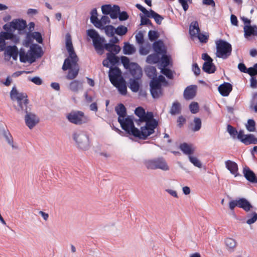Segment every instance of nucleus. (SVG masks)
Masks as SVG:
<instances>
[{
    "mask_svg": "<svg viewBox=\"0 0 257 257\" xmlns=\"http://www.w3.org/2000/svg\"><path fill=\"white\" fill-rule=\"evenodd\" d=\"M12 100H16L18 105L15 106L17 111L21 113H25V122L26 125L30 129H33L39 122V117L34 113L31 112V107L29 105L27 95L24 93L19 92L15 87H13L10 92Z\"/></svg>",
    "mask_w": 257,
    "mask_h": 257,
    "instance_id": "f257e3e1",
    "label": "nucleus"
},
{
    "mask_svg": "<svg viewBox=\"0 0 257 257\" xmlns=\"http://www.w3.org/2000/svg\"><path fill=\"white\" fill-rule=\"evenodd\" d=\"M43 52L42 48L38 44H33L30 46V50L27 53L23 48L20 50V61L21 62L30 63L34 62L37 59L42 57Z\"/></svg>",
    "mask_w": 257,
    "mask_h": 257,
    "instance_id": "f03ea898",
    "label": "nucleus"
},
{
    "mask_svg": "<svg viewBox=\"0 0 257 257\" xmlns=\"http://www.w3.org/2000/svg\"><path fill=\"white\" fill-rule=\"evenodd\" d=\"M145 125L141 127V130H136V138L146 140L149 136L155 132V129L158 125V121L154 118L144 121Z\"/></svg>",
    "mask_w": 257,
    "mask_h": 257,
    "instance_id": "7ed1b4c3",
    "label": "nucleus"
},
{
    "mask_svg": "<svg viewBox=\"0 0 257 257\" xmlns=\"http://www.w3.org/2000/svg\"><path fill=\"white\" fill-rule=\"evenodd\" d=\"M87 35L92 39L93 45L97 53L102 54L105 50V39L101 37L96 31L89 29L87 31Z\"/></svg>",
    "mask_w": 257,
    "mask_h": 257,
    "instance_id": "20e7f679",
    "label": "nucleus"
},
{
    "mask_svg": "<svg viewBox=\"0 0 257 257\" xmlns=\"http://www.w3.org/2000/svg\"><path fill=\"white\" fill-rule=\"evenodd\" d=\"M216 56L223 59H227L231 54L232 46L228 42L219 40L216 41Z\"/></svg>",
    "mask_w": 257,
    "mask_h": 257,
    "instance_id": "39448f33",
    "label": "nucleus"
},
{
    "mask_svg": "<svg viewBox=\"0 0 257 257\" xmlns=\"http://www.w3.org/2000/svg\"><path fill=\"white\" fill-rule=\"evenodd\" d=\"M144 165L147 169L151 170L160 169L167 171L170 169L166 160L162 157L145 160Z\"/></svg>",
    "mask_w": 257,
    "mask_h": 257,
    "instance_id": "423d86ee",
    "label": "nucleus"
},
{
    "mask_svg": "<svg viewBox=\"0 0 257 257\" xmlns=\"http://www.w3.org/2000/svg\"><path fill=\"white\" fill-rule=\"evenodd\" d=\"M73 140L77 147L82 150H87L90 147V142L88 136L81 131H76L72 135Z\"/></svg>",
    "mask_w": 257,
    "mask_h": 257,
    "instance_id": "0eeeda50",
    "label": "nucleus"
},
{
    "mask_svg": "<svg viewBox=\"0 0 257 257\" xmlns=\"http://www.w3.org/2000/svg\"><path fill=\"white\" fill-rule=\"evenodd\" d=\"M78 61H69V58H66L64 60L62 66V69L64 71L69 70L68 73L66 75V78L68 80H73L78 75L79 67L77 63Z\"/></svg>",
    "mask_w": 257,
    "mask_h": 257,
    "instance_id": "6e6552de",
    "label": "nucleus"
},
{
    "mask_svg": "<svg viewBox=\"0 0 257 257\" xmlns=\"http://www.w3.org/2000/svg\"><path fill=\"white\" fill-rule=\"evenodd\" d=\"M121 128L128 135L135 137L136 130L137 128L135 126L133 116L128 115L121 119H118Z\"/></svg>",
    "mask_w": 257,
    "mask_h": 257,
    "instance_id": "1a4fd4ad",
    "label": "nucleus"
},
{
    "mask_svg": "<svg viewBox=\"0 0 257 257\" xmlns=\"http://www.w3.org/2000/svg\"><path fill=\"white\" fill-rule=\"evenodd\" d=\"M229 208L233 210L235 207L242 208L246 212H248L253 207L251 203L244 198H240L236 200H231L229 202Z\"/></svg>",
    "mask_w": 257,
    "mask_h": 257,
    "instance_id": "9d476101",
    "label": "nucleus"
},
{
    "mask_svg": "<svg viewBox=\"0 0 257 257\" xmlns=\"http://www.w3.org/2000/svg\"><path fill=\"white\" fill-rule=\"evenodd\" d=\"M69 122L75 124H81L85 122L84 113L81 111H72L66 115Z\"/></svg>",
    "mask_w": 257,
    "mask_h": 257,
    "instance_id": "9b49d317",
    "label": "nucleus"
},
{
    "mask_svg": "<svg viewBox=\"0 0 257 257\" xmlns=\"http://www.w3.org/2000/svg\"><path fill=\"white\" fill-rule=\"evenodd\" d=\"M0 139L5 141L13 150L19 149L18 144L14 142L13 138L8 129L3 128L0 131Z\"/></svg>",
    "mask_w": 257,
    "mask_h": 257,
    "instance_id": "f8f14e48",
    "label": "nucleus"
},
{
    "mask_svg": "<svg viewBox=\"0 0 257 257\" xmlns=\"http://www.w3.org/2000/svg\"><path fill=\"white\" fill-rule=\"evenodd\" d=\"M237 139L245 145L257 144V138L252 134L244 135L242 130L239 131Z\"/></svg>",
    "mask_w": 257,
    "mask_h": 257,
    "instance_id": "ddd939ff",
    "label": "nucleus"
},
{
    "mask_svg": "<svg viewBox=\"0 0 257 257\" xmlns=\"http://www.w3.org/2000/svg\"><path fill=\"white\" fill-rule=\"evenodd\" d=\"M135 113L139 117V122H138L139 125L141 124L140 123H143L145 121L154 118V115L152 112L146 113L145 109L141 107H137L135 110Z\"/></svg>",
    "mask_w": 257,
    "mask_h": 257,
    "instance_id": "4468645a",
    "label": "nucleus"
},
{
    "mask_svg": "<svg viewBox=\"0 0 257 257\" xmlns=\"http://www.w3.org/2000/svg\"><path fill=\"white\" fill-rule=\"evenodd\" d=\"M150 91L154 98H159L162 94L161 84L156 79H152L150 83Z\"/></svg>",
    "mask_w": 257,
    "mask_h": 257,
    "instance_id": "2eb2a0df",
    "label": "nucleus"
},
{
    "mask_svg": "<svg viewBox=\"0 0 257 257\" xmlns=\"http://www.w3.org/2000/svg\"><path fill=\"white\" fill-rule=\"evenodd\" d=\"M66 47L69 53V61H78V58L75 53L73 47L72 43L70 38H67L66 41Z\"/></svg>",
    "mask_w": 257,
    "mask_h": 257,
    "instance_id": "dca6fc26",
    "label": "nucleus"
},
{
    "mask_svg": "<svg viewBox=\"0 0 257 257\" xmlns=\"http://www.w3.org/2000/svg\"><path fill=\"white\" fill-rule=\"evenodd\" d=\"M121 71L117 67H110L109 71V80L112 84H114L116 82L119 80L121 76Z\"/></svg>",
    "mask_w": 257,
    "mask_h": 257,
    "instance_id": "f3484780",
    "label": "nucleus"
},
{
    "mask_svg": "<svg viewBox=\"0 0 257 257\" xmlns=\"http://www.w3.org/2000/svg\"><path fill=\"white\" fill-rule=\"evenodd\" d=\"M197 86L196 85H190L184 90L183 96L186 100L192 99L196 95Z\"/></svg>",
    "mask_w": 257,
    "mask_h": 257,
    "instance_id": "a211bd4d",
    "label": "nucleus"
},
{
    "mask_svg": "<svg viewBox=\"0 0 257 257\" xmlns=\"http://www.w3.org/2000/svg\"><path fill=\"white\" fill-rule=\"evenodd\" d=\"M244 36L248 39L250 37L257 36V26L256 25H245L243 27Z\"/></svg>",
    "mask_w": 257,
    "mask_h": 257,
    "instance_id": "6ab92c4d",
    "label": "nucleus"
},
{
    "mask_svg": "<svg viewBox=\"0 0 257 257\" xmlns=\"http://www.w3.org/2000/svg\"><path fill=\"white\" fill-rule=\"evenodd\" d=\"M5 50V55L12 57L14 60H17L18 54H20V51H19L16 46H8Z\"/></svg>",
    "mask_w": 257,
    "mask_h": 257,
    "instance_id": "aec40b11",
    "label": "nucleus"
},
{
    "mask_svg": "<svg viewBox=\"0 0 257 257\" xmlns=\"http://www.w3.org/2000/svg\"><path fill=\"white\" fill-rule=\"evenodd\" d=\"M243 173L245 179L252 183H257V177L254 173L249 168H243Z\"/></svg>",
    "mask_w": 257,
    "mask_h": 257,
    "instance_id": "412c9836",
    "label": "nucleus"
},
{
    "mask_svg": "<svg viewBox=\"0 0 257 257\" xmlns=\"http://www.w3.org/2000/svg\"><path fill=\"white\" fill-rule=\"evenodd\" d=\"M232 89V86L231 84L228 82H225L218 87V91L221 95L227 96Z\"/></svg>",
    "mask_w": 257,
    "mask_h": 257,
    "instance_id": "4be33fe9",
    "label": "nucleus"
},
{
    "mask_svg": "<svg viewBox=\"0 0 257 257\" xmlns=\"http://www.w3.org/2000/svg\"><path fill=\"white\" fill-rule=\"evenodd\" d=\"M226 168L230 171V172L234 175L235 177L238 175V165L232 161L227 160L225 162Z\"/></svg>",
    "mask_w": 257,
    "mask_h": 257,
    "instance_id": "5701e85b",
    "label": "nucleus"
},
{
    "mask_svg": "<svg viewBox=\"0 0 257 257\" xmlns=\"http://www.w3.org/2000/svg\"><path fill=\"white\" fill-rule=\"evenodd\" d=\"M153 48L156 53L162 55L166 53L164 43L161 41L155 42L153 44Z\"/></svg>",
    "mask_w": 257,
    "mask_h": 257,
    "instance_id": "b1692460",
    "label": "nucleus"
},
{
    "mask_svg": "<svg viewBox=\"0 0 257 257\" xmlns=\"http://www.w3.org/2000/svg\"><path fill=\"white\" fill-rule=\"evenodd\" d=\"M112 84L118 89L119 93L121 94L124 95L126 94V86L125 83V81L122 78H120L119 81Z\"/></svg>",
    "mask_w": 257,
    "mask_h": 257,
    "instance_id": "393cba45",
    "label": "nucleus"
},
{
    "mask_svg": "<svg viewBox=\"0 0 257 257\" xmlns=\"http://www.w3.org/2000/svg\"><path fill=\"white\" fill-rule=\"evenodd\" d=\"M180 149L184 154L188 155V157L193 154L195 151V149L191 145L188 144L186 143L181 144L180 145Z\"/></svg>",
    "mask_w": 257,
    "mask_h": 257,
    "instance_id": "a878e982",
    "label": "nucleus"
},
{
    "mask_svg": "<svg viewBox=\"0 0 257 257\" xmlns=\"http://www.w3.org/2000/svg\"><path fill=\"white\" fill-rule=\"evenodd\" d=\"M213 61L205 62L203 65L202 70L208 74L213 73L216 71V67L213 63Z\"/></svg>",
    "mask_w": 257,
    "mask_h": 257,
    "instance_id": "bb28decb",
    "label": "nucleus"
},
{
    "mask_svg": "<svg viewBox=\"0 0 257 257\" xmlns=\"http://www.w3.org/2000/svg\"><path fill=\"white\" fill-rule=\"evenodd\" d=\"M11 24L14 30H23L27 26L26 21L23 20H15L12 21Z\"/></svg>",
    "mask_w": 257,
    "mask_h": 257,
    "instance_id": "cd10ccee",
    "label": "nucleus"
},
{
    "mask_svg": "<svg viewBox=\"0 0 257 257\" xmlns=\"http://www.w3.org/2000/svg\"><path fill=\"white\" fill-rule=\"evenodd\" d=\"M69 88L72 91L77 92L83 88V83L78 80H73L70 83Z\"/></svg>",
    "mask_w": 257,
    "mask_h": 257,
    "instance_id": "c85d7f7f",
    "label": "nucleus"
},
{
    "mask_svg": "<svg viewBox=\"0 0 257 257\" xmlns=\"http://www.w3.org/2000/svg\"><path fill=\"white\" fill-rule=\"evenodd\" d=\"M200 32L198 23L197 21L192 22L189 27V33L192 37H194Z\"/></svg>",
    "mask_w": 257,
    "mask_h": 257,
    "instance_id": "c756f323",
    "label": "nucleus"
},
{
    "mask_svg": "<svg viewBox=\"0 0 257 257\" xmlns=\"http://www.w3.org/2000/svg\"><path fill=\"white\" fill-rule=\"evenodd\" d=\"M115 110L118 115V119H121L126 117V110L123 104L120 103L115 108Z\"/></svg>",
    "mask_w": 257,
    "mask_h": 257,
    "instance_id": "7c9ffc66",
    "label": "nucleus"
},
{
    "mask_svg": "<svg viewBox=\"0 0 257 257\" xmlns=\"http://www.w3.org/2000/svg\"><path fill=\"white\" fill-rule=\"evenodd\" d=\"M105 50L109 52L108 53H113L116 55L120 51V47L118 45L112 44H105Z\"/></svg>",
    "mask_w": 257,
    "mask_h": 257,
    "instance_id": "2f4dec72",
    "label": "nucleus"
},
{
    "mask_svg": "<svg viewBox=\"0 0 257 257\" xmlns=\"http://www.w3.org/2000/svg\"><path fill=\"white\" fill-rule=\"evenodd\" d=\"M149 13V15H148V18H153L156 23L158 25H160L162 23V21L164 19L162 16L152 10H150Z\"/></svg>",
    "mask_w": 257,
    "mask_h": 257,
    "instance_id": "473e14b6",
    "label": "nucleus"
},
{
    "mask_svg": "<svg viewBox=\"0 0 257 257\" xmlns=\"http://www.w3.org/2000/svg\"><path fill=\"white\" fill-rule=\"evenodd\" d=\"M181 107L180 103L178 101L173 103L172 107L170 110V113L172 115H176L181 113Z\"/></svg>",
    "mask_w": 257,
    "mask_h": 257,
    "instance_id": "72a5a7b5",
    "label": "nucleus"
},
{
    "mask_svg": "<svg viewBox=\"0 0 257 257\" xmlns=\"http://www.w3.org/2000/svg\"><path fill=\"white\" fill-rule=\"evenodd\" d=\"M145 73L150 78L156 79L157 71L155 67L151 66L147 67L145 69Z\"/></svg>",
    "mask_w": 257,
    "mask_h": 257,
    "instance_id": "f704fd0d",
    "label": "nucleus"
},
{
    "mask_svg": "<svg viewBox=\"0 0 257 257\" xmlns=\"http://www.w3.org/2000/svg\"><path fill=\"white\" fill-rule=\"evenodd\" d=\"M131 65L134 67L133 69L131 70L132 75L135 78H139L142 75V71L136 63H132Z\"/></svg>",
    "mask_w": 257,
    "mask_h": 257,
    "instance_id": "c9c22d12",
    "label": "nucleus"
},
{
    "mask_svg": "<svg viewBox=\"0 0 257 257\" xmlns=\"http://www.w3.org/2000/svg\"><path fill=\"white\" fill-rule=\"evenodd\" d=\"M110 22V21L109 17L106 16H103L101 17L100 20H98L96 25L95 24V27L98 29H101L104 27V25L109 24Z\"/></svg>",
    "mask_w": 257,
    "mask_h": 257,
    "instance_id": "e433bc0d",
    "label": "nucleus"
},
{
    "mask_svg": "<svg viewBox=\"0 0 257 257\" xmlns=\"http://www.w3.org/2000/svg\"><path fill=\"white\" fill-rule=\"evenodd\" d=\"M123 53L125 55H131L135 52L136 49L132 45L128 43H125L123 48Z\"/></svg>",
    "mask_w": 257,
    "mask_h": 257,
    "instance_id": "4c0bfd02",
    "label": "nucleus"
},
{
    "mask_svg": "<svg viewBox=\"0 0 257 257\" xmlns=\"http://www.w3.org/2000/svg\"><path fill=\"white\" fill-rule=\"evenodd\" d=\"M104 30L106 35L108 37H113L115 34V29L112 25H107L100 29Z\"/></svg>",
    "mask_w": 257,
    "mask_h": 257,
    "instance_id": "58836bf2",
    "label": "nucleus"
},
{
    "mask_svg": "<svg viewBox=\"0 0 257 257\" xmlns=\"http://www.w3.org/2000/svg\"><path fill=\"white\" fill-rule=\"evenodd\" d=\"M160 58L159 54L154 53L149 55L146 59V62L149 64H156L160 61Z\"/></svg>",
    "mask_w": 257,
    "mask_h": 257,
    "instance_id": "ea45409f",
    "label": "nucleus"
},
{
    "mask_svg": "<svg viewBox=\"0 0 257 257\" xmlns=\"http://www.w3.org/2000/svg\"><path fill=\"white\" fill-rule=\"evenodd\" d=\"M227 131L233 140L237 139V135H238L239 132H237L235 127L228 124L227 127Z\"/></svg>",
    "mask_w": 257,
    "mask_h": 257,
    "instance_id": "a19ab883",
    "label": "nucleus"
},
{
    "mask_svg": "<svg viewBox=\"0 0 257 257\" xmlns=\"http://www.w3.org/2000/svg\"><path fill=\"white\" fill-rule=\"evenodd\" d=\"M129 87L132 91L135 92H138L140 88V85L138 80L131 79L130 80Z\"/></svg>",
    "mask_w": 257,
    "mask_h": 257,
    "instance_id": "79ce46f5",
    "label": "nucleus"
},
{
    "mask_svg": "<svg viewBox=\"0 0 257 257\" xmlns=\"http://www.w3.org/2000/svg\"><path fill=\"white\" fill-rule=\"evenodd\" d=\"M106 56L110 63L112 65H114L119 62V58L113 53H107Z\"/></svg>",
    "mask_w": 257,
    "mask_h": 257,
    "instance_id": "37998d69",
    "label": "nucleus"
},
{
    "mask_svg": "<svg viewBox=\"0 0 257 257\" xmlns=\"http://www.w3.org/2000/svg\"><path fill=\"white\" fill-rule=\"evenodd\" d=\"M226 246L230 249H233L236 246V241L232 238H227L225 240Z\"/></svg>",
    "mask_w": 257,
    "mask_h": 257,
    "instance_id": "c03bdc74",
    "label": "nucleus"
},
{
    "mask_svg": "<svg viewBox=\"0 0 257 257\" xmlns=\"http://www.w3.org/2000/svg\"><path fill=\"white\" fill-rule=\"evenodd\" d=\"M188 158L190 162L193 164L194 166L199 168L202 167V163L197 157L191 155L189 156Z\"/></svg>",
    "mask_w": 257,
    "mask_h": 257,
    "instance_id": "a18cd8bd",
    "label": "nucleus"
},
{
    "mask_svg": "<svg viewBox=\"0 0 257 257\" xmlns=\"http://www.w3.org/2000/svg\"><path fill=\"white\" fill-rule=\"evenodd\" d=\"M120 12V8L118 6H114L111 13H109L110 17L112 19H115L117 18Z\"/></svg>",
    "mask_w": 257,
    "mask_h": 257,
    "instance_id": "49530a36",
    "label": "nucleus"
},
{
    "mask_svg": "<svg viewBox=\"0 0 257 257\" xmlns=\"http://www.w3.org/2000/svg\"><path fill=\"white\" fill-rule=\"evenodd\" d=\"M194 126L192 128V130L194 132L198 131L201 127V120L198 117H195L193 120Z\"/></svg>",
    "mask_w": 257,
    "mask_h": 257,
    "instance_id": "de8ad7c7",
    "label": "nucleus"
},
{
    "mask_svg": "<svg viewBox=\"0 0 257 257\" xmlns=\"http://www.w3.org/2000/svg\"><path fill=\"white\" fill-rule=\"evenodd\" d=\"M32 39L36 40V41L41 44L43 42V38L41 34L38 32H34L30 34Z\"/></svg>",
    "mask_w": 257,
    "mask_h": 257,
    "instance_id": "09e8293b",
    "label": "nucleus"
},
{
    "mask_svg": "<svg viewBox=\"0 0 257 257\" xmlns=\"http://www.w3.org/2000/svg\"><path fill=\"white\" fill-rule=\"evenodd\" d=\"M127 32V28L122 25L119 26L115 29V34L119 36L124 35Z\"/></svg>",
    "mask_w": 257,
    "mask_h": 257,
    "instance_id": "8fccbe9b",
    "label": "nucleus"
},
{
    "mask_svg": "<svg viewBox=\"0 0 257 257\" xmlns=\"http://www.w3.org/2000/svg\"><path fill=\"white\" fill-rule=\"evenodd\" d=\"M90 21L95 26L98 20L97 18V12L96 9H93L91 11Z\"/></svg>",
    "mask_w": 257,
    "mask_h": 257,
    "instance_id": "3c124183",
    "label": "nucleus"
},
{
    "mask_svg": "<svg viewBox=\"0 0 257 257\" xmlns=\"http://www.w3.org/2000/svg\"><path fill=\"white\" fill-rule=\"evenodd\" d=\"M247 217H250L246 220V223L248 224H251L254 223L257 220V213L255 212H253L251 214H248L247 216Z\"/></svg>",
    "mask_w": 257,
    "mask_h": 257,
    "instance_id": "603ef678",
    "label": "nucleus"
},
{
    "mask_svg": "<svg viewBox=\"0 0 257 257\" xmlns=\"http://www.w3.org/2000/svg\"><path fill=\"white\" fill-rule=\"evenodd\" d=\"M15 36L13 32H1L0 33V37H2L5 41L6 40H12Z\"/></svg>",
    "mask_w": 257,
    "mask_h": 257,
    "instance_id": "864d4df0",
    "label": "nucleus"
},
{
    "mask_svg": "<svg viewBox=\"0 0 257 257\" xmlns=\"http://www.w3.org/2000/svg\"><path fill=\"white\" fill-rule=\"evenodd\" d=\"M162 57L161 59V66L163 68L167 67L169 65V58L166 55V54H162Z\"/></svg>",
    "mask_w": 257,
    "mask_h": 257,
    "instance_id": "5fc2aeb1",
    "label": "nucleus"
},
{
    "mask_svg": "<svg viewBox=\"0 0 257 257\" xmlns=\"http://www.w3.org/2000/svg\"><path fill=\"white\" fill-rule=\"evenodd\" d=\"M189 109L192 113L195 114L199 111V105L197 102H193L189 105Z\"/></svg>",
    "mask_w": 257,
    "mask_h": 257,
    "instance_id": "6e6d98bb",
    "label": "nucleus"
},
{
    "mask_svg": "<svg viewBox=\"0 0 257 257\" xmlns=\"http://www.w3.org/2000/svg\"><path fill=\"white\" fill-rule=\"evenodd\" d=\"M255 121L253 119H249L247 121V124L246 125V129L249 132L255 131Z\"/></svg>",
    "mask_w": 257,
    "mask_h": 257,
    "instance_id": "4d7b16f0",
    "label": "nucleus"
},
{
    "mask_svg": "<svg viewBox=\"0 0 257 257\" xmlns=\"http://www.w3.org/2000/svg\"><path fill=\"white\" fill-rule=\"evenodd\" d=\"M161 72L169 79H172L173 77L171 70L168 68H166V67L162 69Z\"/></svg>",
    "mask_w": 257,
    "mask_h": 257,
    "instance_id": "13d9d810",
    "label": "nucleus"
},
{
    "mask_svg": "<svg viewBox=\"0 0 257 257\" xmlns=\"http://www.w3.org/2000/svg\"><path fill=\"white\" fill-rule=\"evenodd\" d=\"M112 9L111 6L109 5H103L101 7L102 12L104 15L109 14Z\"/></svg>",
    "mask_w": 257,
    "mask_h": 257,
    "instance_id": "bf43d9fd",
    "label": "nucleus"
},
{
    "mask_svg": "<svg viewBox=\"0 0 257 257\" xmlns=\"http://www.w3.org/2000/svg\"><path fill=\"white\" fill-rule=\"evenodd\" d=\"M194 37H197L201 43H206L208 39V36L204 34H201L200 32L198 33L197 35H196Z\"/></svg>",
    "mask_w": 257,
    "mask_h": 257,
    "instance_id": "052dcab7",
    "label": "nucleus"
},
{
    "mask_svg": "<svg viewBox=\"0 0 257 257\" xmlns=\"http://www.w3.org/2000/svg\"><path fill=\"white\" fill-rule=\"evenodd\" d=\"M148 37L150 41H153L158 38V35L156 31L150 30L148 33Z\"/></svg>",
    "mask_w": 257,
    "mask_h": 257,
    "instance_id": "680f3d73",
    "label": "nucleus"
},
{
    "mask_svg": "<svg viewBox=\"0 0 257 257\" xmlns=\"http://www.w3.org/2000/svg\"><path fill=\"white\" fill-rule=\"evenodd\" d=\"M248 74L250 76H254L257 75V63L254 64L253 67L248 68Z\"/></svg>",
    "mask_w": 257,
    "mask_h": 257,
    "instance_id": "e2e57ef3",
    "label": "nucleus"
},
{
    "mask_svg": "<svg viewBox=\"0 0 257 257\" xmlns=\"http://www.w3.org/2000/svg\"><path fill=\"white\" fill-rule=\"evenodd\" d=\"M136 39L137 42L140 44L142 45L144 43V36L143 34L141 32H139L137 34L136 36Z\"/></svg>",
    "mask_w": 257,
    "mask_h": 257,
    "instance_id": "0e129e2a",
    "label": "nucleus"
},
{
    "mask_svg": "<svg viewBox=\"0 0 257 257\" xmlns=\"http://www.w3.org/2000/svg\"><path fill=\"white\" fill-rule=\"evenodd\" d=\"M128 18V15L127 13L125 11L120 12L118 14V19L119 21H125Z\"/></svg>",
    "mask_w": 257,
    "mask_h": 257,
    "instance_id": "69168bd1",
    "label": "nucleus"
},
{
    "mask_svg": "<svg viewBox=\"0 0 257 257\" xmlns=\"http://www.w3.org/2000/svg\"><path fill=\"white\" fill-rule=\"evenodd\" d=\"M141 25H152L151 21L145 16H141Z\"/></svg>",
    "mask_w": 257,
    "mask_h": 257,
    "instance_id": "338daca9",
    "label": "nucleus"
},
{
    "mask_svg": "<svg viewBox=\"0 0 257 257\" xmlns=\"http://www.w3.org/2000/svg\"><path fill=\"white\" fill-rule=\"evenodd\" d=\"M29 80L38 85H40L42 84V80L39 77L36 76L32 78H30Z\"/></svg>",
    "mask_w": 257,
    "mask_h": 257,
    "instance_id": "774afa93",
    "label": "nucleus"
}]
</instances>
